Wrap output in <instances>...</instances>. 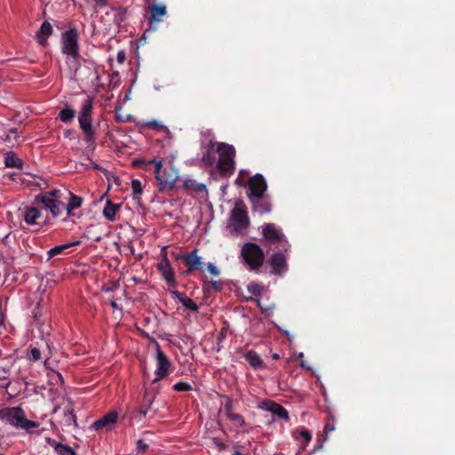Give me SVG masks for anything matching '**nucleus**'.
<instances>
[{
  "label": "nucleus",
  "mask_w": 455,
  "mask_h": 455,
  "mask_svg": "<svg viewBox=\"0 0 455 455\" xmlns=\"http://www.w3.org/2000/svg\"><path fill=\"white\" fill-rule=\"evenodd\" d=\"M92 100L86 99L83 101L81 110L78 116L79 127L82 130L84 137V140L89 145L92 146L96 141V131L92 123Z\"/></svg>",
  "instance_id": "1"
},
{
  "label": "nucleus",
  "mask_w": 455,
  "mask_h": 455,
  "mask_svg": "<svg viewBox=\"0 0 455 455\" xmlns=\"http://www.w3.org/2000/svg\"><path fill=\"white\" fill-rule=\"evenodd\" d=\"M0 419L5 420L16 428L30 431L39 424L26 418L24 411L20 407H11L0 410Z\"/></svg>",
  "instance_id": "2"
},
{
  "label": "nucleus",
  "mask_w": 455,
  "mask_h": 455,
  "mask_svg": "<svg viewBox=\"0 0 455 455\" xmlns=\"http://www.w3.org/2000/svg\"><path fill=\"white\" fill-rule=\"evenodd\" d=\"M241 257L248 269L259 273L265 261V254L259 245L246 243L242 246Z\"/></svg>",
  "instance_id": "3"
},
{
  "label": "nucleus",
  "mask_w": 455,
  "mask_h": 455,
  "mask_svg": "<svg viewBox=\"0 0 455 455\" xmlns=\"http://www.w3.org/2000/svg\"><path fill=\"white\" fill-rule=\"evenodd\" d=\"M216 153L219 155L217 168L221 173L231 174L235 167V148L225 142H216Z\"/></svg>",
  "instance_id": "4"
},
{
  "label": "nucleus",
  "mask_w": 455,
  "mask_h": 455,
  "mask_svg": "<svg viewBox=\"0 0 455 455\" xmlns=\"http://www.w3.org/2000/svg\"><path fill=\"white\" fill-rule=\"evenodd\" d=\"M62 199H66V196L61 189H52L36 196V200L49 210L53 217L60 216L65 211V203Z\"/></svg>",
  "instance_id": "5"
},
{
  "label": "nucleus",
  "mask_w": 455,
  "mask_h": 455,
  "mask_svg": "<svg viewBox=\"0 0 455 455\" xmlns=\"http://www.w3.org/2000/svg\"><path fill=\"white\" fill-rule=\"evenodd\" d=\"M250 224L247 208L242 200L235 202L230 215V228L232 232H241L246 229Z\"/></svg>",
  "instance_id": "6"
},
{
  "label": "nucleus",
  "mask_w": 455,
  "mask_h": 455,
  "mask_svg": "<svg viewBox=\"0 0 455 455\" xmlns=\"http://www.w3.org/2000/svg\"><path fill=\"white\" fill-rule=\"evenodd\" d=\"M62 52L75 62L79 55L78 35L76 30H66L61 36Z\"/></svg>",
  "instance_id": "7"
},
{
  "label": "nucleus",
  "mask_w": 455,
  "mask_h": 455,
  "mask_svg": "<svg viewBox=\"0 0 455 455\" xmlns=\"http://www.w3.org/2000/svg\"><path fill=\"white\" fill-rule=\"evenodd\" d=\"M263 240L269 244H279L282 247L288 246V241L283 234L281 228L273 223H267L262 226Z\"/></svg>",
  "instance_id": "8"
},
{
  "label": "nucleus",
  "mask_w": 455,
  "mask_h": 455,
  "mask_svg": "<svg viewBox=\"0 0 455 455\" xmlns=\"http://www.w3.org/2000/svg\"><path fill=\"white\" fill-rule=\"evenodd\" d=\"M148 164H155V175L158 181L160 189L172 188L175 185L178 176L176 172L166 174L165 171L162 172V161L150 160Z\"/></svg>",
  "instance_id": "9"
},
{
  "label": "nucleus",
  "mask_w": 455,
  "mask_h": 455,
  "mask_svg": "<svg viewBox=\"0 0 455 455\" xmlns=\"http://www.w3.org/2000/svg\"><path fill=\"white\" fill-rule=\"evenodd\" d=\"M118 420V413L116 411H110L104 416L94 421L90 428L97 432H110L112 431Z\"/></svg>",
  "instance_id": "10"
},
{
  "label": "nucleus",
  "mask_w": 455,
  "mask_h": 455,
  "mask_svg": "<svg viewBox=\"0 0 455 455\" xmlns=\"http://www.w3.org/2000/svg\"><path fill=\"white\" fill-rule=\"evenodd\" d=\"M249 199L251 197H263L267 188V184L263 175L257 173L248 180Z\"/></svg>",
  "instance_id": "11"
},
{
  "label": "nucleus",
  "mask_w": 455,
  "mask_h": 455,
  "mask_svg": "<svg viewBox=\"0 0 455 455\" xmlns=\"http://www.w3.org/2000/svg\"><path fill=\"white\" fill-rule=\"evenodd\" d=\"M156 378L153 380V382H156L163 378H164L168 374L169 368L171 366V362L164 355V353L161 350L158 344H156Z\"/></svg>",
  "instance_id": "12"
},
{
  "label": "nucleus",
  "mask_w": 455,
  "mask_h": 455,
  "mask_svg": "<svg viewBox=\"0 0 455 455\" xmlns=\"http://www.w3.org/2000/svg\"><path fill=\"white\" fill-rule=\"evenodd\" d=\"M271 273L280 275L287 270L286 258L283 252H275L268 259Z\"/></svg>",
  "instance_id": "13"
},
{
  "label": "nucleus",
  "mask_w": 455,
  "mask_h": 455,
  "mask_svg": "<svg viewBox=\"0 0 455 455\" xmlns=\"http://www.w3.org/2000/svg\"><path fill=\"white\" fill-rule=\"evenodd\" d=\"M157 268L170 287H176L174 273L166 256L158 263Z\"/></svg>",
  "instance_id": "14"
},
{
  "label": "nucleus",
  "mask_w": 455,
  "mask_h": 455,
  "mask_svg": "<svg viewBox=\"0 0 455 455\" xmlns=\"http://www.w3.org/2000/svg\"><path fill=\"white\" fill-rule=\"evenodd\" d=\"M224 410L227 418L231 421L234 427H243L245 426V420L243 417L233 410V402L231 399H227L224 405Z\"/></svg>",
  "instance_id": "15"
},
{
  "label": "nucleus",
  "mask_w": 455,
  "mask_h": 455,
  "mask_svg": "<svg viewBox=\"0 0 455 455\" xmlns=\"http://www.w3.org/2000/svg\"><path fill=\"white\" fill-rule=\"evenodd\" d=\"M62 191L64 192V196H66L65 200H68V203L65 204V211L68 217H72L74 215L73 211L82 205L84 199L69 190L63 189Z\"/></svg>",
  "instance_id": "16"
},
{
  "label": "nucleus",
  "mask_w": 455,
  "mask_h": 455,
  "mask_svg": "<svg viewBox=\"0 0 455 455\" xmlns=\"http://www.w3.org/2000/svg\"><path fill=\"white\" fill-rule=\"evenodd\" d=\"M198 250L195 249L190 253L186 254L182 257L184 262L188 266L187 274L191 273L192 271L198 269L201 267L203 262L202 258L197 255Z\"/></svg>",
  "instance_id": "17"
},
{
  "label": "nucleus",
  "mask_w": 455,
  "mask_h": 455,
  "mask_svg": "<svg viewBox=\"0 0 455 455\" xmlns=\"http://www.w3.org/2000/svg\"><path fill=\"white\" fill-rule=\"evenodd\" d=\"M23 219L28 225H38L41 219V212L36 207L25 206L23 209Z\"/></svg>",
  "instance_id": "18"
},
{
  "label": "nucleus",
  "mask_w": 455,
  "mask_h": 455,
  "mask_svg": "<svg viewBox=\"0 0 455 455\" xmlns=\"http://www.w3.org/2000/svg\"><path fill=\"white\" fill-rule=\"evenodd\" d=\"M250 201L252 204L253 210L260 214L270 212L272 205L265 196L263 197H251Z\"/></svg>",
  "instance_id": "19"
},
{
  "label": "nucleus",
  "mask_w": 455,
  "mask_h": 455,
  "mask_svg": "<svg viewBox=\"0 0 455 455\" xmlns=\"http://www.w3.org/2000/svg\"><path fill=\"white\" fill-rule=\"evenodd\" d=\"M171 293L172 297L177 299L187 309L194 312L198 310L196 303L192 299L188 298L185 293L179 291H172Z\"/></svg>",
  "instance_id": "20"
},
{
  "label": "nucleus",
  "mask_w": 455,
  "mask_h": 455,
  "mask_svg": "<svg viewBox=\"0 0 455 455\" xmlns=\"http://www.w3.org/2000/svg\"><path fill=\"white\" fill-rule=\"evenodd\" d=\"M216 142L211 140L207 146L205 153L202 156V162L205 166H212L215 163L214 152H216Z\"/></svg>",
  "instance_id": "21"
},
{
  "label": "nucleus",
  "mask_w": 455,
  "mask_h": 455,
  "mask_svg": "<svg viewBox=\"0 0 455 455\" xmlns=\"http://www.w3.org/2000/svg\"><path fill=\"white\" fill-rule=\"evenodd\" d=\"M120 208V204H114L110 200H108L103 210V215L108 220L113 221L116 220V212Z\"/></svg>",
  "instance_id": "22"
},
{
  "label": "nucleus",
  "mask_w": 455,
  "mask_h": 455,
  "mask_svg": "<svg viewBox=\"0 0 455 455\" xmlns=\"http://www.w3.org/2000/svg\"><path fill=\"white\" fill-rule=\"evenodd\" d=\"M267 411H271L280 419H283L285 420L289 419V413L287 410L279 403L270 402L269 406L267 407Z\"/></svg>",
  "instance_id": "23"
},
{
  "label": "nucleus",
  "mask_w": 455,
  "mask_h": 455,
  "mask_svg": "<svg viewBox=\"0 0 455 455\" xmlns=\"http://www.w3.org/2000/svg\"><path fill=\"white\" fill-rule=\"evenodd\" d=\"M246 361L254 369H259L263 367V361L260 356L253 350L248 351L244 355Z\"/></svg>",
  "instance_id": "24"
},
{
  "label": "nucleus",
  "mask_w": 455,
  "mask_h": 455,
  "mask_svg": "<svg viewBox=\"0 0 455 455\" xmlns=\"http://www.w3.org/2000/svg\"><path fill=\"white\" fill-rule=\"evenodd\" d=\"M166 14V8L162 4H153L150 7V20L160 21L162 18Z\"/></svg>",
  "instance_id": "25"
},
{
  "label": "nucleus",
  "mask_w": 455,
  "mask_h": 455,
  "mask_svg": "<svg viewBox=\"0 0 455 455\" xmlns=\"http://www.w3.org/2000/svg\"><path fill=\"white\" fill-rule=\"evenodd\" d=\"M183 186L190 193H201L206 191V186L204 184L198 183L194 180H185Z\"/></svg>",
  "instance_id": "26"
},
{
  "label": "nucleus",
  "mask_w": 455,
  "mask_h": 455,
  "mask_svg": "<svg viewBox=\"0 0 455 455\" xmlns=\"http://www.w3.org/2000/svg\"><path fill=\"white\" fill-rule=\"evenodd\" d=\"M79 243H80L79 241H76L74 243L55 246L47 251L48 257H49V259L53 258L59 254L63 253L66 250H68L71 246L77 245Z\"/></svg>",
  "instance_id": "27"
},
{
  "label": "nucleus",
  "mask_w": 455,
  "mask_h": 455,
  "mask_svg": "<svg viewBox=\"0 0 455 455\" xmlns=\"http://www.w3.org/2000/svg\"><path fill=\"white\" fill-rule=\"evenodd\" d=\"M4 164L7 167H20L22 161L13 152H8L4 157Z\"/></svg>",
  "instance_id": "28"
},
{
  "label": "nucleus",
  "mask_w": 455,
  "mask_h": 455,
  "mask_svg": "<svg viewBox=\"0 0 455 455\" xmlns=\"http://www.w3.org/2000/svg\"><path fill=\"white\" fill-rule=\"evenodd\" d=\"M64 421L68 426L76 425V417L71 406H68L64 411Z\"/></svg>",
  "instance_id": "29"
},
{
  "label": "nucleus",
  "mask_w": 455,
  "mask_h": 455,
  "mask_svg": "<svg viewBox=\"0 0 455 455\" xmlns=\"http://www.w3.org/2000/svg\"><path fill=\"white\" fill-rule=\"evenodd\" d=\"M52 30H38L35 36L39 44L43 46L47 45V39L52 35Z\"/></svg>",
  "instance_id": "30"
},
{
  "label": "nucleus",
  "mask_w": 455,
  "mask_h": 455,
  "mask_svg": "<svg viewBox=\"0 0 455 455\" xmlns=\"http://www.w3.org/2000/svg\"><path fill=\"white\" fill-rule=\"evenodd\" d=\"M75 116L76 111L69 108H63L59 114L60 119L64 123L69 122L75 117Z\"/></svg>",
  "instance_id": "31"
},
{
  "label": "nucleus",
  "mask_w": 455,
  "mask_h": 455,
  "mask_svg": "<svg viewBox=\"0 0 455 455\" xmlns=\"http://www.w3.org/2000/svg\"><path fill=\"white\" fill-rule=\"evenodd\" d=\"M132 190L133 197H137L142 194L143 188H142L141 182L139 180H132Z\"/></svg>",
  "instance_id": "32"
},
{
  "label": "nucleus",
  "mask_w": 455,
  "mask_h": 455,
  "mask_svg": "<svg viewBox=\"0 0 455 455\" xmlns=\"http://www.w3.org/2000/svg\"><path fill=\"white\" fill-rule=\"evenodd\" d=\"M145 127L156 130V131H164L166 129V127L163 124L162 122L159 121H148L145 124Z\"/></svg>",
  "instance_id": "33"
},
{
  "label": "nucleus",
  "mask_w": 455,
  "mask_h": 455,
  "mask_svg": "<svg viewBox=\"0 0 455 455\" xmlns=\"http://www.w3.org/2000/svg\"><path fill=\"white\" fill-rule=\"evenodd\" d=\"M18 137L17 129L13 128L8 131V132L3 137V140L12 144L13 140L16 141Z\"/></svg>",
  "instance_id": "34"
},
{
  "label": "nucleus",
  "mask_w": 455,
  "mask_h": 455,
  "mask_svg": "<svg viewBox=\"0 0 455 455\" xmlns=\"http://www.w3.org/2000/svg\"><path fill=\"white\" fill-rule=\"evenodd\" d=\"M248 291L254 296H259L262 291V286L257 283H251L247 286Z\"/></svg>",
  "instance_id": "35"
},
{
  "label": "nucleus",
  "mask_w": 455,
  "mask_h": 455,
  "mask_svg": "<svg viewBox=\"0 0 455 455\" xmlns=\"http://www.w3.org/2000/svg\"><path fill=\"white\" fill-rule=\"evenodd\" d=\"M56 451L60 455H75L74 451L70 447L63 444L57 445Z\"/></svg>",
  "instance_id": "36"
},
{
  "label": "nucleus",
  "mask_w": 455,
  "mask_h": 455,
  "mask_svg": "<svg viewBox=\"0 0 455 455\" xmlns=\"http://www.w3.org/2000/svg\"><path fill=\"white\" fill-rule=\"evenodd\" d=\"M152 403H153V398L150 399L148 401V404L147 407H140L138 411H137V414H136V418H138L139 420H141L142 419H144L148 413V409L151 407L152 405Z\"/></svg>",
  "instance_id": "37"
},
{
  "label": "nucleus",
  "mask_w": 455,
  "mask_h": 455,
  "mask_svg": "<svg viewBox=\"0 0 455 455\" xmlns=\"http://www.w3.org/2000/svg\"><path fill=\"white\" fill-rule=\"evenodd\" d=\"M173 389L179 392L189 391L192 389V386L188 382H178L173 386Z\"/></svg>",
  "instance_id": "38"
},
{
  "label": "nucleus",
  "mask_w": 455,
  "mask_h": 455,
  "mask_svg": "<svg viewBox=\"0 0 455 455\" xmlns=\"http://www.w3.org/2000/svg\"><path fill=\"white\" fill-rule=\"evenodd\" d=\"M41 357V352L38 348L36 347H34L30 350V354H29V360L31 361H38Z\"/></svg>",
  "instance_id": "39"
},
{
  "label": "nucleus",
  "mask_w": 455,
  "mask_h": 455,
  "mask_svg": "<svg viewBox=\"0 0 455 455\" xmlns=\"http://www.w3.org/2000/svg\"><path fill=\"white\" fill-rule=\"evenodd\" d=\"M299 435L305 440L306 443H309L312 439L311 433L307 429L301 430L299 432Z\"/></svg>",
  "instance_id": "40"
},
{
  "label": "nucleus",
  "mask_w": 455,
  "mask_h": 455,
  "mask_svg": "<svg viewBox=\"0 0 455 455\" xmlns=\"http://www.w3.org/2000/svg\"><path fill=\"white\" fill-rule=\"evenodd\" d=\"M207 268H208V271L214 276H217L219 275L220 274V271L219 269L212 264V263H209L208 266H207Z\"/></svg>",
  "instance_id": "41"
},
{
  "label": "nucleus",
  "mask_w": 455,
  "mask_h": 455,
  "mask_svg": "<svg viewBox=\"0 0 455 455\" xmlns=\"http://www.w3.org/2000/svg\"><path fill=\"white\" fill-rule=\"evenodd\" d=\"M116 59H117V61H118L119 64H123L124 62V60H125V53H124V52L120 51L117 53Z\"/></svg>",
  "instance_id": "42"
},
{
  "label": "nucleus",
  "mask_w": 455,
  "mask_h": 455,
  "mask_svg": "<svg viewBox=\"0 0 455 455\" xmlns=\"http://www.w3.org/2000/svg\"><path fill=\"white\" fill-rule=\"evenodd\" d=\"M137 445H138V449L141 450L143 451H146L148 447V445L147 443H145L142 440H139L137 443Z\"/></svg>",
  "instance_id": "43"
},
{
  "label": "nucleus",
  "mask_w": 455,
  "mask_h": 455,
  "mask_svg": "<svg viewBox=\"0 0 455 455\" xmlns=\"http://www.w3.org/2000/svg\"><path fill=\"white\" fill-rule=\"evenodd\" d=\"M36 185L40 187L41 188H45L48 187L47 182L43 180L42 178H39V181L36 182Z\"/></svg>",
  "instance_id": "44"
},
{
  "label": "nucleus",
  "mask_w": 455,
  "mask_h": 455,
  "mask_svg": "<svg viewBox=\"0 0 455 455\" xmlns=\"http://www.w3.org/2000/svg\"><path fill=\"white\" fill-rule=\"evenodd\" d=\"M335 428H334V426L333 425H331V424H326L325 427H324V433L325 434H328L329 432H331L333 431Z\"/></svg>",
  "instance_id": "45"
},
{
  "label": "nucleus",
  "mask_w": 455,
  "mask_h": 455,
  "mask_svg": "<svg viewBox=\"0 0 455 455\" xmlns=\"http://www.w3.org/2000/svg\"><path fill=\"white\" fill-rule=\"evenodd\" d=\"M40 28H52V25L49 21H44L41 26H40Z\"/></svg>",
  "instance_id": "46"
},
{
  "label": "nucleus",
  "mask_w": 455,
  "mask_h": 455,
  "mask_svg": "<svg viewBox=\"0 0 455 455\" xmlns=\"http://www.w3.org/2000/svg\"><path fill=\"white\" fill-rule=\"evenodd\" d=\"M99 6L107 5V0H93Z\"/></svg>",
  "instance_id": "47"
},
{
  "label": "nucleus",
  "mask_w": 455,
  "mask_h": 455,
  "mask_svg": "<svg viewBox=\"0 0 455 455\" xmlns=\"http://www.w3.org/2000/svg\"><path fill=\"white\" fill-rule=\"evenodd\" d=\"M4 314L0 311V326H2L4 324Z\"/></svg>",
  "instance_id": "48"
},
{
  "label": "nucleus",
  "mask_w": 455,
  "mask_h": 455,
  "mask_svg": "<svg viewBox=\"0 0 455 455\" xmlns=\"http://www.w3.org/2000/svg\"><path fill=\"white\" fill-rule=\"evenodd\" d=\"M133 164H134L135 165H139L140 164H145V162H144V161H140V160H136V161H134V162H133Z\"/></svg>",
  "instance_id": "49"
},
{
  "label": "nucleus",
  "mask_w": 455,
  "mask_h": 455,
  "mask_svg": "<svg viewBox=\"0 0 455 455\" xmlns=\"http://www.w3.org/2000/svg\"><path fill=\"white\" fill-rule=\"evenodd\" d=\"M111 306L113 308H118L117 303L116 301H112Z\"/></svg>",
  "instance_id": "50"
},
{
  "label": "nucleus",
  "mask_w": 455,
  "mask_h": 455,
  "mask_svg": "<svg viewBox=\"0 0 455 455\" xmlns=\"http://www.w3.org/2000/svg\"><path fill=\"white\" fill-rule=\"evenodd\" d=\"M272 358H273L274 360H277V359H279V355H278V354H274V355H272Z\"/></svg>",
  "instance_id": "51"
},
{
  "label": "nucleus",
  "mask_w": 455,
  "mask_h": 455,
  "mask_svg": "<svg viewBox=\"0 0 455 455\" xmlns=\"http://www.w3.org/2000/svg\"><path fill=\"white\" fill-rule=\"evenodd\" d=\"M233 455H243L242 452L235 451Z\"/></svg>",
  "instance_id": "52"
},
{
  "label": "nucleus",
  "mask_w": 455,
  "mask_h": 455,
  "mask_svg": "<svg viewBox=\"0 0 455 455\" xmlns=\"http://www.w3.org/2000/svg\"><path fill=\"white\" fill-rule=\"evenodd\" d=\"M120 15H121L120 20H124V16L125 15V13L124 12H121Z\"/></svg>",
  "instance_id": "53"
}]
</instances>
